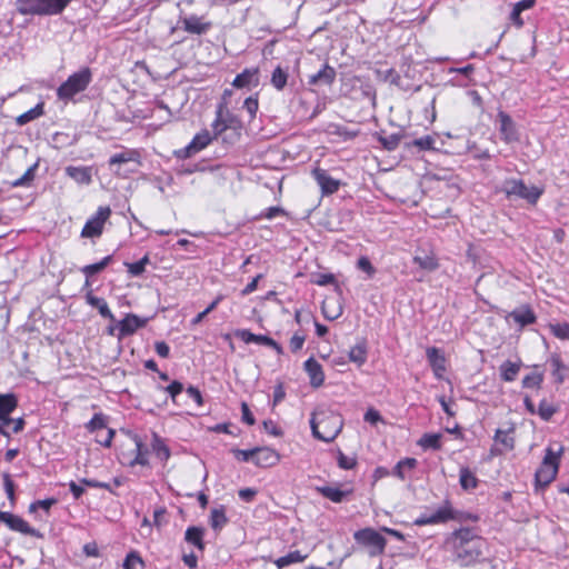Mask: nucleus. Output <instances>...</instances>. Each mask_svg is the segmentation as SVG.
<instances>
[{"mask_svg": "<svg viewBox=\"0 0 569 569\" xmlns=\"http://www.w3.org/2000/svg\"><path fill=\"white\" fill-rule=\"evenodd\" d=\"M310 427L315 438L323 442L333 441L343 427L342 416L328 408H319L312 412Z\"/></svg>", "mask_w": 569, "mask_h": 569, "instance_id": "f257e3e1", "label": "nucleus"}, {"mask_svg": "<svg viewBox=\"0 0 569 569\" xmlns=\"http://www.w3.org/2000/svg\"><path fill=\"white\" fill-rule=\"evenodd\" d=\"M307 558L308 553H302L300 550H293L288 552L286 556L274 559L273 563L278 569H283L290 565L301 563Z\"/></svg>", "mask_w": 569, "mask_h": 569, "instance_id": "2f4dec72", "label": "nucleus"}, {"mask_svg": "<svg viewBox=\"0 0 569 569\" xmlns=\"http://www.w3.org/2000/svg\"><path fill=\"white\" fill-rule=\"evenodd\" d=\"M243 108L250 116V120H253L257 116V112L259 110V98L258 93H254L253 96L248 97L243 102Z\"/></svg>", "mask_w": 569, "mask_h": 569, "instance_id": "5fc2aeb1", "label": "nucleus"}, {"mask_svg": "<svg viewBox=\"0 0 569 569\" xmlns=\"http://www.w3.org/2000/svg\"><path fill=\"white\" fill-rule=\"evenodd\" d=\"M151 447H152L154 455L160 460L167 461L169 459L170 450H169L168 446L164 443V441L158 435H153Z\"/></svg>", "mask_w": 569, "mask_h": 569, "instance_id": "a19ab883", "label": "nucleus"}, {"mask_svg": "<svg viewBox=\"0 0 569 569\" xmlns=\"http://www.w3.org/2000/svg\"><path fill=\"white\" fill-rule=\"evenodd\" d=\"M288 78H289L288 71L284 70L282 67L278 66L273 69L272 73H271V79H270L271 86L276 90L281 91L286 88Z\"/></svg>", "mask_w": 569, "mask_h": 569, "instance_id": "e433bc0d", "label": "nucleus"}, {"mask_svg": "<svg viewBox=\"0 0 569 569\" xmlns=\"http://www.w3.org/2000/svg\"><path fill=\"white\" fill-rule=\"evenodd\" d=\"M33 179H34V167H30L23 173V176H21L20 178L13 180L12 182H10V186L12 188L26 187V186H29Z\"/></svg>", "mask_w": 569, "mask_h": 569, "instance_id": "6e6d98bb", "label": "nucleus"}, {"mask_svg": "<svg viewBox=\"0 0 569 569\" xmlns=\"http://www.w3.org/2000/svg\"><path fill=\"white\" fill-rule=\"evenodd\" d=\"M123 569H144L146 565L139 552L130 551L123 561Z\"/></svg>", "mask_w": 569, "mask_h": 569, "instance_id": "c03bdc74", "label": "nucleus"}, {"mask_svg": "<svg viewBox=\"0 0 569 569\" xmlns=\"http://www.w3.org/2000/svg\"><path fill=\"white\" fill-rule=\"evenodd\" d=\"M515 425L509 423L506 429H497L495 432V441L503 447L506 450H512L515 448Z\"/></svg>", "mask_w": 569, "mask_h": 569, "instance_id": "7c9ffc66", "label": "nucleus"}, {"mask_svg": "<svg viewBox=\"0 0 569 569\" xmlns=\"http://www.w3.org/2000/svg\"><path fill=\"white\" fill-rule=\"evenodd\" d=\"M286 211L281 207H269L260 213V218L271 220L278 216H284Z\"/></svg>", "mask_w": 569, "mask_h": 569, "instance_id": "338daca9", "label": "nucleus"}, {"mask_svg": "<svg viewBox=\"0 0 569 569\" xmlns=\"http://www.w3.org/2000/svg\"><path fill=\"white\" fill-rule=\"evenodd\" d=\"M338 466L343 470H351L357 466L356 457L346 456L342 451L338 452Z\"/></svg>", "mask_w": 569, "mask_h": 569, "instance_id": "13d9d810", "label": "nucleus"}, {"mask_svg": "<svg viewBox=\"0 0 569 569\" xmlns=\"http://www.w3.org/2000/svg\"><path fill=\"white\" fill-rule=\"evenodd\" d=\"M2 480H3V487L4 491L7 493V497L10 501V503L13 506L16 503V483L12 480V477L9 472L2 473Z\"/></svg>", "mask_w": 569, "mask_h": 569, "instance_id": "49530a36", "label": "nucleus"}, {"mask_svg": "<svg viewBox=\"0 0 569 569\" xmlns=\"http://www.w3.org/2000/svg\"><path fill=\"white\" fill-rule=\"evenodd\" d=\"M112 261V256H106L103 259L96 263L87 264L81 268V272L86 277L84 287L90 288V278H92L94 274L100 273L103 271Z\"/></svg>", "mask_w": 569, "mask_h": 569, "instance_id": "bb28decb", "label": "nucleus"}, {"mask_svg": "<svg viewBox=\"0 0 569 569\" xmlns=\"http://www.w3.org/2000/svg\"><path fill=\"white\" fill-rule=\"evenodd\" d=\"M520 368H521L520 361L519 362H512L510 360L505 361L499 367L501 379L506 382L513 381L517 378V376L520 371Z\"/></svg>", "mask_w": 569, "mask_h": 569, "instance_id": "72a5a7b5", "label": "nucleus"}, {"mask_svg": "<svg viewBox=\"0 0 569 569\" xmlns=\"http://www.w3.org/2000/svg\"><path fill=\"white\" fill-rule=\"evenodd\" d=\"M312 177L319 184L322 196L336 193L341 186L340 180L332 178L326 169L320 167H316L312 170Z\"/></svg>", "mask_w": 569, "mask_h": 569, "instance_id": "2eb2a0df", "label": "nucleus"}, {"mask_svg": "<svg viewBox=\"0 0 569 569\" xmlns=\"http://www.w3.org/2000/svg\"><path fill=\"white\" fill-rule=\"evenodd\" d=\"M306 336L302 332H296L289 342L291 352L296 353L300 351L305 345Z\"/></svg>", "mask_w": 569, "mask_h": 569, "instance_id": "bf43d9fd", "label": "nucleus"}, {"mask_svg": "<svg viewBox=\"0 0 569 569\" xmlns=\"http://www.w3.org/2000/svg\"><path fill=\"white\" fill-rule=\"evenodd\" d=\"M150 263L149 254H144L140 260L136 262H124L128 273L131 277H139L146 271L147 264Z\"/></svg>", "mask_w": 569, "mask_h": 569, "instance_id": "ea45409f", "label": "nucleus"}, {"mask_svg": "<svg viewBox=\"0 0 569 569\" xmlns=\"http://www.w3.org/2000/svg\"><path fill=\"white\" fill-rule=\"evenodd\" d=\"M234 336L244 343H258L271 348L278 356L283 355V348L274 339L266 335L252 333L249 329H237Z\"/></svg>", "mask_w": 569, "mask_h": 569, "instance_id": "ddd939ff", "label": "nucleus"}, {"mask_svg": "<svg viewBox=\"0 0 569 569\" xmlns=\"http://www.w3.org/2000/svg\"><path fill=\"white\" fill-rule=\"evenodd\" d=\"M357 267L359 270L366 272L369 277H372L376 273L375 267L366 256H362L358 259Z\"/></svg>", "mask_w": 569, "mask_h": 569, "instance_id": "052dcab7", "label": "nucleus"}, {"mask_svg": "<svg viewBox=\"0 0 569 569\" xmlns=\"http://www.w3.org/2000/svg\"><path fill=\"white\" fill-rule=\"evenodd\" d=\"M92 81V71L89 67H82L77 72L71 73L57 89L58 100L64 102H74L77 94L84 92Z\"/></svg>", "mask_w": 569, "mask_h": 569, "instance_id": "7ed1b4c3", "label": "nucleus"}, {"mask_svg": "<svg viewBox=\"0 0 569 569\" xmlns=\"http://www.w3.org/2000/svg\"><path fill=\"white\" fill-rule=\"evenodd\" d=\"M508 318L512 319L520 327L535 323L537 320L535 312L529 306H522L518 309H515L508 315Z\"/></svg>", "mask_w": 569, "mask_h": 569, "instance_id": "a878e982", "label": "nucleus"}, {"mask_svg": "<svg viewBox=\"0 0 569 569\" xmlns=\"http://www.w3.org/2000/svg\"><path fill=\"white\" fill-rule=\"evenodd\" d=\"M164 390L171 397L172 401L176 402L177 396L183 391V385L178 380H173Z\"/></svg>", "mask_w": 569, "mask_h": 569, "instance_id": "e2e57ef3", "label": "nucleus"}, {"mask_svg": "<svg viewBox=\"0 0 569 569\" xmlns=\"http://www.w3.org/2000/svg\"><path fill=\"white\" fill-rule=\"evenodd\" d=\"M231 84L236 89L258 87L260 84L259 67L243 69L242 72L236 76Z\"/></svg>", "mask_w": 569, "mask_h": 569, "instance_id": "6ab92c4d", "label": "nucleus"}, {"mask_svg": "<svg viewBox=\"0 0 569 569\" xmlns=\"http://www.w3.org/2000/svg\"><path fill=\"white\" fill-rule=\"evenodd\" d=\"M403 138L405 137L402 134L392 133L389 136H381L379 138V141L383 146V148L389 151L397 149L401 143L411 154H415V150H417V153L427 150V137H421L419 139L402 142Z\"/></svg>", "mask_w": 569, "mask_h": 569, "instance_id": "9d476101", "label": "nucleus"}, {"mask_svg": "<svg viewBox=\"0 0 569 569\" xmlns=\"http://www.w3.org/2000/svg\"><path fill=\"white\" fill-rule=\"evenodd\" d=\"M0 522L4 523L11 531L26 536H37L33 529L22 517L9 511H0Z\"/></svg>", "mask_w": 569, "mask_h": 569, "instance_id": "4468645a", "label": "nucleus"}, {"mask_svg": "<svg viewBox=\"0 0 569 569\" xmlns=\"http://www.w3.org/2000/svg\"><path fill=\"white\" fill-rule=\"evenodd\" d=\"M56 503H57V499L56 498H47V499H43V500H36V501L30 503L29 512L33 513L38 509H41V510H43L48 515L50 512L51 507L53 505H56Z\"/></svg>", "mask_w": 569, "mask_h": 569, "instance_id": "09e8293b", "label": "nucleus"}, {"mask_svg": "<svg viewBox=\"0 0 569 569\" xmlns=\"http://www.w3.org/2000/svg\"><path fill=\"white\" fill-rule=\"evenodd\" d=\"M562 451V447H559L558 450H553L552 447H548L546 449L542 462L535 473V482L537 488H545L555 480L558 473L559 460Z\"/></svg>", "mask_w": 569, "mask_h": 569, "instance_id": "39448f33", "label": "nucleus"}, {"mask_svg": "<svg viewBox=\"0 0 569 569\" xmlns=\"http://www.w3.org/2000/svg\"><path fill=\"white\" fill-rule=\"evenodd\" d=\"M108 418L102 412L94 413L93 417L84 425L90 433H94L107 428Z\"/></svg>", "mask_w": 569, "mask_h": 569, "instance_id": "58836bf2", "label": "nucleus"}, {"mask_svg": "<svg viewBox=\"0 0 569 569\" xmlns=\"http://www.w3.org/2000/svg\"><path fill=\"white\" fill-rule=\"evenodd\" d=\"M321 310H322L323 317L328 320H335V319L339 318L342 313V309L340 307L337 308V310H330L327 301L322 302Z\"/></svg>", "mask_w": 569, "mask_h": 569, "instance_id": "774afa93", "label": "nucleus"}, {"mask_svg": "<svg viewBox=\"0 0 569 569\" xmlns=\"http://www.w3.org/2000/svg\"><path fill=\"white\" fill-rule=\"evenodd\" d=\"M281 460L280 453L270 447H256L253 456V465L258 468H271L277 466Z\"/></svg>", "mask_w": 569, "mask_h": 569, "instance_id": "dca6fc26", "label": "nucleus"}, {"mask_svg": "<svg viewBox=\"0 0 569 569\" xmlns=\"http://www.w3.org/2000/svg\"><path fill=\"white\" fill-rule=\"evenodd\" d=\"M303 367L309 377L310 385L313 388L321 387L325 382V372L320 362L310 357L305 361Z\"/></svg>", "mask_w": 569, "mask_h": 569, "instance_id": "4be33fe9", "label": "nucleus"}, {"mask_svg": "<svg viewBox=\"0 0 569 569\" xmlns=\"http://www.w3.org/2000/svg\"><path fill=\"white\" fill-rule=\"evenodd\" d=\"M229 522L226 513V507L219 506L210 511L209 525L214 532H220Z\"/></svg>", "mask_w": 569, "mask_h": 569, "instance_id": "c85d7f7f", "label": "nucleus"}, {"mask_svg": "<svg viewBox=\"0 0 569 569\" xmlns=\"http://www.w3.org/2000/svg\"><path fill=\"white\" fill-rule=\"evenodd\" d=\"M43 114V104L38 103L34 108L23 112L17 118V123L19 126L27 124L28 122L39 118Z\"/></svg>", "mask_w": 569, "mask_h": 569, "instance_id": "37998d69", "label": "nucleus"}, {"mask_svg": "<svg viewBox=\"0 0 569 569\" xmlns=\"http://www.w3.org/2000/svg\"><path fill=\"white\" fill-rule=\"evenodd\" d=\"M556 411L557 409L552 403L541 400L536 413H538L543 421H549Z\"/></svg>", "mask_w": 569, "mask_h": 569, "instance_id": "3c124183", "label": "nucleus"}, {"mask_svg": "<svg viewBox=\"0 0 569 569\" xmlns=\"http://www.w3.org/2000/svg\"><path fill=\"white\" fill-rule=\"evenodd\" d=\"M551 333L561 340H569V323L558 322L549 325Z\"/></svg>", "mask_w": 569, "mask_h": 569, "instance_id": "8fccbe9b", "label": "nucleus"}, {"mask_svg": "<svg viewBox=\"0 0 569 569\" xmlns=\"http://www.w3.org/2000/svg\"><path fill=\"white\" fill-rule=\"evenodd\" d=\"M502 191L507 198L518 197L527 200L531 204H536L543 193L542 188L536 186L528 187L525 184L523 180L515 178L503 181Z\"/></svg>", "mask_w": 569, "mask_h": 569, "instance_id": "423d86ee", "label": "nucleus"}, {"mask_svg": "<svg viewBox=\"0 0 569 569\" xmlns=\"http://www.w3.org/2000/svg\"><path fill=\"white\" fill-rule=\"evenodd\" d=\"M84 298H86V302L89 306L98 309V311L102 318L109 319L111 321L114 320V316L111 312L106 299L94 296L91 289L88 290Z\"/></svg>", "mask_w": 569, "mask_h": 569, "instance_id": "393cba45", "label": "nucleus"}, {"mask_svg": "<svg viewBox=\"0 0 569 569\" xmlns=\"http://www.w3.org/2000/svg\"><path fill=\"white\" fill-rule=\"evenodd\" d=\"M232 453L240 461H243V462L251 461V462H253L254 448L249 449V450L233 449Z\"/></svg>", "mask_w": 569, "mask_h": 569, "instance_id": "0e129e2a", "label": "nucleus"}, {"mask_svg": "<svg viewBox=\"0 0 569 569\" xmlns=\"http://www.w3.org/2000/svg\"><path fill=\"white\" fill-rule=\"evenodd\" d=\"M214 137H220L228 129L237 131V136H240L242 128L241 121L233 114H231L224 104H219L216 110V118L211 124Z\"/></svg>", "mask_w": 569, "mask_h": 569, "instance_id": "9b49d317", "label": "nucleus"}, {"mask_svg": "<svg viewBox=\"0 0 569 569\" xmlns=\"http://www.w3.org/2000/svg\"><path fill=\"white\" fill-rule=\"evenodd\" d=\"M241 420L248 426H253L256 423V419L248 403L244 401L241 403Z\"/></svg>", "mask_w": 569, "mask_h": 569, "instance_id": "69168bd1", "label": "nucleus"}, {"mask_svg": "<svg viewBox=\"0 0 569 569\" xmlns=\"http://www.w3.org/2000/svg\"><path fill=\"white\" fill-rule=\"evenodd\" d=\"M180 23L183 31L197 36L204 34L212 28L211 21L196 14L180 19Z\"/></svg>", "mask_w": 569, "mask_h": 569, "instance_id": "f3484780", "label": "nucleus"}, {"mask_svg": "<svg viewBox=\"0 0 569 569\" xmlns=\"http://www.w3.org/2000/svg\"><path fill=\"white\" fill-rule=\"evenodd\" d=\"M497 118L501 139L507 143L518 141L519 133L512 118L505 111H499Z\"/></svg>", "mask_w": 569, "mask_h": 569, "instance_id": "a211bd4d", "label": "nucleus"}, {"mask_svg": "<svg viewBox=\"0 0 569 569\" xmlns=\"http://www.w3.org/2000/svg\"><path fill=\"white\" fill-rule=\"evenodd\" d=\"M217 138L218 137H214V132L211 134L208 129H202L194 134L192 140L186 147L176 150L173 154L180 160L189 159L206 149L212 140Z\"/></svg>", "mask_w": 569, "mask_h": 569, "instance_id": "1a4fd4ad", "label": "nucleus"}, {"mask_svg": "<svg viewBox=\"0 0 569 569\" xmlns=\"http://www.w3.org/2000/svg\"><path fill=\"white\" fill-rule=\"evenodd\" d=\"M451 543L458 558L466 563L476 561L487 547L486 540L469 528L456 530L452 533Z\"/></svg>", "mask_w": 569, "mask_h": 569, "instance_id": "f03ea898", "label": "nucleus"}, {"mask_svg": "<svg viewBox=\"0 0 569 569\" xmlns=\"http://www.w3.org/2000/svg\"><path fill=\"white\" fill-rule=\"evenodd\" d=\"M355 541L366 548L371 557L382 555L385 552L387 540L373 528H363L353 533Z\"/></svg>", "mask_w": 569, "mask_h": 569, "instance_id": "0eeeda50", "label": "nucleus"}, {"mask_svg": "<svg viewBox=\"0 0 569 569\" xmlns=\"http://www.w3.org/2000/svg\"><path fill=\"white\" fill-rule=\"evenodd\" d=\"M416 466L417 460L415 458H405L396 465L393 475L403 480L407 478L408 473L416 468Z\"/></svg>", "mask_w": 569, "mask_h": 569, "instance_id": "4c0bfd02", "label": "nucleus"}, {"mask_svg": "<svg viewBox=\"0 0 569 569\" xmlns=\"http://www.w3.org/2000/svg\"><path fill=\"white\" fill-rule=\"evenodd\" d=\"M112 214V210L109 206L98 207L94 214H92L83 228L81 229L80 236L87 239L100 238L103 233L104 226L109 221Z\"/></svg>", "mask_w": 569, "mask_h": 569, "instance_id": "6e6552de", "label": "nucleus"}, {"mask_svg": "<svg viewBox=\"0 0 569 569\" xmlns=\"http://www.w3.org/2000/svg\"><path fill=\"white\" fill-rule=\"evenodd\" d=\"M543 376L538 372H531L522 379L523 388H540Z\"/></svg>", "mask_w": 569, "mask_h": 569, "instance_id": "4d7b16f0", "label": "nucleus"}, {"mask_svg": "<svg viewBox=\"0 0 569 569\" xmlns=\"http://www.w3.org/2000/svg\"><path fill=\"white\" fill-rule=\"evenodd\" d=\"M114 435H116V431L113 429L106 428L104 430L96 432V441L99 445H101L106 448H109V447H111Z\"/></svg>", "mask_w": 569, "mask_h": 569, "instance_id": "603ef678", "label": "nucleus"}, {"mask_svg": "<svg viewBox=\"0 0 569 569\" xmlns=\"http://www.w3.org/2000/svg\"><path fill=\"white\" fill-rule=\"evenodd\" d=\"M349 361L356 363L358 367H361L366 363L368 358V346L365 339L359 340L348 353Z\"/></svg>", "mask_w": 569, "mask_h": 569, "instance_id": "cd10ccee", "label": "nucleus"}, {"mask_svg": "<svg viewBox=\"0 0 569 569\" xmlns=\"http://www.w3.org/2000/svg\"><path fill=\"white\" fill-rule=\"evenodd\" d=\"M467 518H470V516L457 511L450 505L446 503L438 508L433 513L429 515V525L445 523L448 522L449 520L462 521Z\"/></svg>", "mask_w": 569, "mask_h": 569, "instance_id": "aec40b11", "label": "nucleus"}, {"mask_svg": "<svg viewBox=\"0 0 569 569\" xmlns=\"http://www.w3.org/2000/svg\"><path fill=\"white\" fill-rule=\"evenodd\" d=\"M311 282L313 284H317L320 287H325V286H329V284H333V286L338 287V281L333 273H316L312 277Z\"/></svg>", "mask_w": 569, "mask_h": 569, "instance_id": "864d4df0", "label": "nucleus"}, {"mask_svg": "<svg viewBox=\"0 0 569 569\" xmlns=\"http://www.w3.org/2000/svg\"><path fill=\"white\" fill-rule=\"evenodd\" d=\"M24 428V420L22 418L12 419L10 417L0 423V433L4 437H10L11 433H18Z\"/></svg>", "mask_w": 569, "mask_h": 569, "instance_id": "f704fd0d", "label": "nucleus"}, {"mask_svg": "<svg viewBox=\"0 0 569 569\" xmlns=\"http://www.w3.org/2000/svg\"><path fill=\"white\" fill-rule=\"evenodd\" d=\"M67 173L74 179L80 178L81 180H84L87 182L90 181V176L88 173V170L86 168H76V167H68Z\"/></svg>", "mask_w": 569, "mask_h": 569, "instance_id": "680f3d73", "label": "nucleus"}, {"mask_svg": "<svg viewBox=\"0 0 569 569\" xmlns=\"http://www.w3.org/2000/svg\"><path fill=\"white\" fill-rule=\"evenodd\" d=\"M460 485L463 489H475L477 487L476 476L467 468L460 470Z\"/></svg>", "mask_w": 569, "mask_h": 569, "instance_id": "de8ad7c7", "label": "nucleus"}, {"mask_svg": "<svg viewBox=\"0 0 569 569\" xmlns=\"http://www.w3.org/2000/svg\"><path fill=\"white\" fill-rule=\"evenodd\" d=\"M550 365L552 367V375L556 378L557 382L561 383L565 379L562 371L566 370V366L563 365L561 358L558 355H552L550 358Z\"/></svg>", "mask_w": 569, "mask_h": 569, "instance_id": "a18cd8bd", "label": "nucleus"}, {"mask_svg": "<svg viewBox=\"0 0 569 569\" xmlns=\"http://www.w3.org/2000/svg\"><path fill=\"white\" fill-rule=\"evenodd\" d=\"M139 159V152L137 150H127L124 152L116 153L109 159V164H120L130 161H137Z\"/></svg>", "mask_w": 569, "mask_h": 569, "instance_id": "79ce46f5", "label": "nucleus"}, {"mask_svg": "<svg viewBox=\"0 0 569 569\" xmlns=\"http://www.w3.org/2000/svg\"><path fill=\"white\" fill-rule=\"evenodd\" d=\"M17 407L18 398L14 393H0V422L7 420Z\"/></svg>", "mask_w": 569, "mask_h": 569, "instance_id": "c756f323", "label": "nucleus"}, {"mask_svg": "<svg viewBox=\"0 0 569 569\" xmlns=\"http://www.w3.org/2000/svg\"><path fill=\"white\" fill-rule=\"evenodd\" d=\"M72 0H16L22 16L51 17L61 14Z\"/></svg>", "mask_w": 569, "mask_h": 569, "instance_id": "20e7f679", "label": "nucleus"}, {"mask_svg": "<svg viewBox=\"0 0 569 569\" xmlns=\"http://www.w3.org/2000/svg\"><path fill=\"white\" fill-rule=\"evenodd\" d=\"M317 491L325 498L329 499L332 502L340 503L349 495L351 491H343L338 487L323 486L318 487Z\"/></svg>", "mask_w": 569, "mask_h": 569, "instance_id": "c9c22d12", "label": "nucleus"}, {"mask_svg": "<svg viewBox=\"0 0 569 569\" xmlns=\"http://www.w3.org/2000/svg\"><path fill=\"white\" fill-rule=\"evenodd\" d=\"M146 326V320L139 318L137 315L127 313L119 322V336L126 337L133 335L138 329Z\"/></svg>", "mask_w": 569, "mask_h": 569, "instance_id": "b1692460", "label": "nucleus"}, {"mask_svg": "<svg viewBox=\"0 0 569 569\" xmlns=\"http://www.w3.org/2000/svg\"><path fill=\"white\" fill-rule=\"evenodd\" d=\"M148 455H149V449L147 448V446L142 442V440L138 436H134L133 448L129 452L121 451L119 453V460L122 465H127L130 467H134L138 465L139 466H148L149 465Z\"/></svg>", "mask_w": 569, "mask_h": 569, "instance_id": "f8f14e48", "label": "nucleus"}, {"mask_svg": "<svg viewBox=\"0 0 569 569\" xmlns=\"http://www.w3.org/2000/svg\"><path fill=\"white\" fill-rule=\"evenodd\" d=\"M203 535L204 530L202 528L192 526L187 528L184 539L187 542L193 545L200 551H203L206 548V545L203 542Z\"/></svg>", "mask_w": 569, "mask_h": 569, "instance_id": "473e14b6", "label": "nucleus"}, {"mask_svg": "<svg viewBox=\"0 0 569 569\" xmlns=\"http://www.w3.org/2000/svg\"><path fill=\"white\" fill-rule=\"evenodd\" d=\"M429 366L437 379H446L445 375L448 368V360L440 349L429 348Z\"/></svg>", "mask_w": 569, "mask_h": 569, "instance_id": "412c9836", "label": "nucleus"}, {"mask_svg": "<svg viewBox=\"0 0 569 569\" xmlns=\"http://www.w3.org/2000/svg\"><path fill=\"white\" fill-rule=\"evenodd\" d=\"M336 69L328 63L315 74L309 77L308 83L310 86H331L336 80Z\"/></svg>", "mask_w": 569, "mask_h": 569, "instance_id": "5701e85b", "label": "nucleus"}]
</instances>
